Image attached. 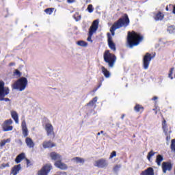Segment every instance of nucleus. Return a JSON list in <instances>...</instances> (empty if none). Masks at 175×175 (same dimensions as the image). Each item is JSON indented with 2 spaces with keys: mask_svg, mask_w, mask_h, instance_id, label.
<instances>
[{
  "mask_svg": "<svg viewBox=\"0 0 175 175\" xmlns=\"http://www.w3.org/2000/svg\"><path fill=\"white\" fill-rule=\"evenodd\" d=\"M143 40H144V36L142 33L135 31H128L127 44L130 49L139 46Z\"/></svg>",
  "mask_w": 175,
  "mask_h": 175,
  "instance_id": "f257e3e1",
  "label": "nucleus"
},
{
  "mask_svg": "<svg viewBox=\"0 0 175 175\" xmlns=\"http://www.w3.org/2000/svg\"><path fill=\"white\" fill-rule=\"evenodd\" d=\"M131 21H129V17L128 14H124V16L120 18L116 22H115L110 28V32L112 36L116 35V30L122 28V27H126L129 25Z\"/></svg>",
  "mask_w": 175,
  "mask_h": 175,
  "instance_id": "f03ea898",
  "label": "nucleus"
},
{
  "mask_svg": "<svg viewBox=\"0 0 175 175\" xmlns=\"http://www.w3.org/2000/svg\"><path fill=\"white\" fill-rule=\"evenodd\" d=\"M104 61L108 64L109 68H114L116 62H117V56L114 53H110L109 50H106L103 54Z\"/></svg>",
  "mask_w": 175,
  "mask_h": 175,
  "instance_id": "7ed1b4c3",
  "label": "nucleus"
},
{
  "mask_svg": "<svg viewBox=\"0 0 175 175\" xmlns=\"http://www.w3.org/2000/svg\"><path fill=\"white\" fill-rule=\"evenodd\" d=\"M28 85V79L27 78L23 77L18 80L16 81L12 85L14 90H19V91H24L25 88H27V85Z\"/></svg>",
  "mask_w": 175,
  "mask_h": 175,
  "instance_id": "20e7f679",
  "label": "nucleus"
},
{
  "mask_svg": "<svg viewBox=\"0 0 175 175\" xmlns=\"http://www.w3.org/2000/svg\"><path fill=\"white\" fill-rule=\"evenodd\" d=\"M99 27V21L95 20L92 23V25L90 26L89 29V34L88 37V42H92V35L98 31V28Z\"/></svg>",
  "mask_w": 175,
  "mask_h": 175,
  "instance_id": "39448f33",
  "label": "nucleus"
},
{
  "mask_svg": "<svg viewBox=\"0 0 175 175\" xmlns=\"http://www.w3.org/2000/svg\"><path fill=\"white\" fill-rule=\"evenodd\" d=\"M154 58V56L151 55L150 53H146L143 58V68L144 69H148L150 66V62H151V59Z\"/></svg>",
  "mask_w": 175,
  "mask_h": 175,
  "instance_id": "423d86ee",
  "label": "nucleus"
},
{
  "mask_svg": "<svg viewBox=\"0 0 175 175\" xmlns=\"http://www.w3.org/2000/svg\"><path fill=\"white\" fill-rule=\"evenodd\" d=\"M162 129L166 136L165 140L167 142L170 141V133H172V130H169L167 129V124L166 123V120H165V118L163 117V121H162Z\"/></svg>",
  "mask_w": 175,
  "mask_h": 175,
  "instance_id": "0eeeda50",
  "label": "nucleus"
},
{
  "mask_svg": "<svg viewBox=\"0 0 175 175\" xmlns=\"http://www.w3.org/2000/svg\"><path fill=\"white\" fill-rule=\"evenodd\" d=\"M10 92L9 88H5V83L0 82V100H3V98L8 95Z\"/></svg>",
  "mask_w": 175,
  "mask_h": 175,
  "instance_id": "6e6552de",
  "label": "nucleus"
},
{
  "mask_svg": "<svg viewBox=\"0 0 175 175\" xmlns=\"http://www.w3.org/2000/svg\"><path fill=\"white\" fill-rule=\"evenodd\" d=\"M53 170L51 163L45 164L40 171L38 172V175H49L50 171Z\"/></svg>",
  "mask_w": 175,
  "mask_h": 175,
  "instance_id": "1a4fd4ad",
  "label": "nucleus"
},
{
  "mask_svg": "<svg viewBox=\"0 0 175 175\" xmlns=\"http://www.w3.org/2000/svg\"><path fill=\"white\" fill-rule=\"evenodd\" d=\"M13 124V120L12 119H8L2 124V129L3 132H9L10 131H13V126H10Z\"/></svg>",
  "mask_w": 175,
  "mask_h": 175,
  "instance_id": "9d476101",
  "label": "nucleus"
},
{
  "mask_svg": "<svg viewBox=\"0 0 175 175\" xmlns=\"http://www.w3.org/2000/svg\"><path fill=\"white\" fill-rule=\"evenodd\" d=\"M161 169L164 174L166 173V172H172L173 163H172V161H164L162 163Z\"/></svg>",
  "mask_w": 175,
  "mask_h": 175,
  "instance_id": "9b49d317",
  "label": "nucleus"
},
{
  "mask_svg": "<svg viewBox=\"0 0 175 175\" xmlns=\"http://www.w3.org/2000/svg\"><path fill=\"white\" fill-rule=\"evenodd\" d=\"M94 165L96 167L103 169V167H107V166L109 165V163L106 159H100L96 161Z\"/></svg>",
  "mask_w": 175,
  "mask_h": 175,
  "instance_id": "f8f14e48",
  "label": "nucleus"
},
{
  "mask_svg": "<svg viewBox=\"0 0 175 175\" xmlns=\"http://www.w3.org/2000/svg\"><path fill=\"white\" fill-rule=\"evenodd\" d=\"M45 131L46 132L47 136H53L55 137V134L54 133V127L51 123H46L45 124Z\"/></svg>",
  "mask_w": 175,
  "mask_h": 175,
  "instance_id": "ddd939ff",
  "label": "nucleus"
},
{
  "mask_svg": "<svg viewBox=\"0 0 175 175\" xmlns=\"http://www.w3.org/2000/svg\"><path fill=\"white\" fill-rule=\"evenodd\" d=\"M107 42H108V46L112 51H116L117 50V48L116 47V44L114 42H113V37L111 36V34L110 33H107Z\"/></svg>",
  "mask_w": 175,
  "mask_h": 175,
  "instance_id": "4468645a",
  "label": "nucleus"
},
{
  "mask_svg": "<svg viewBox=\"0 0 175 175\" xmlns=\"http://www.w3.org/2000/svg\"><path fill=\"white\" fill-rule=\"evenodd\" d=\"M55 167H57V169H60V170H67L68 165L65 164V163L62 162V159L56 161L54 163Z\"/></svg>",
  "mask_w": 175,
  "mask_h": 175,
  "instance_id": "2eb2a0df",
  "label": "nucleus"
},
{
  "mask_svg": "<svg viewBox=\"0 0 175 175\" xmlns=\"http://www.w3.org/2000/svg\"><path fill=\"white\" fill-rule=\"evenodd\" d=\"M22 133L24 137H27L29 135L28 127H27V122L23 120L21 122Z\"/></svg>",
  "mask_w": 175,
  "mask_h": 175,
  "instance_id": "dca6fc26",
  "label": "nucleus"
},
{
  "mask_svg": "<svg viewBox=\"0 0 175 175\" xmlns=\"http://www.w3.org/2000/svg\"><path fill=\"white\" fill-rule=\"evenodd\" d=\"M49 157L52 161H61L62 159V156L55 152H51L49 154Z\"/></svg>",
  "mask_w": 175,
  "mask_h": 175,
  "instance_id": "f3484780",
  "label": "nucleus"
},
{
  "mask_svg": "<svg viewBox=\"0 0 175 175\" xmlns=\"http://www.w3.org/2000/svg\"><path fill=\"white\" fill-rule=\"evenodd\" d=\"M20 170H21V164L14 165L11 170L10 174L17 175L20 173Z\"/></svg>",
  "mask_w": 175,
  "mask_h": 175,
  "instance_id": "a211bd4d",
  "label": "nucleus"
},
{
  "mask_svg": "<svg viewBox=\"0 0 175 175\" xmlns=\"http://www.w3.org/2000/svg\"><path fill=\"white\" fill-rule=\"evenodd\" d=\"M55 144L53 143L51 141H44L42 143L43 148H53V147H55Z\"/></svg>",
  "mask_w": 175,
  "mask_h": 175,
  "instance_id": "6ab92c4d",
  "label": "nucleus"
},
{
  "mask_svg": "<svg viewBox=\"0 0 175 175\" xmlns=\"http://www.w3.org/2000/svg\"><path fill=\"white\" fill-rule=\"evenodd\" d=\"M165 18V14L162 13L161 12H158L157 13L154 14V19L155 21H162L163 18Z\"/></svg>",
  "mask_w": 175,
  "mask_h": 175,
  "instance_id": "aec40b11",
  "label": "nucleus"
},
{
  "mask_svg": "<svg viewBox=\"0 0 175 175\" xmlns=\"http://www.w3.org/2000/svg\"><path fill=\"white\" fill-rule=\"evenodd\" d=\"M25 143L29 148H33L35 147V142L32 140V138L27 137L25 139Z\"/></svg>",
  "mask_w": 175,
  "mask_h": 175,
  "instance_id": "412c9836",
  "label": "nucleus"
},
{
  "mask_svg": "<svg viewBox=\"0 0 175 175\" xmlns=\"http://www.w3.org/2000/svg\"><path fill=\"white\" fill-rule=\"evenodd\" d=\"M154 169L151 167H148L144 171H142L140 175H154Z\"/></svg>",
  "mask_w": 175,
  "mask_h": 175,
  "instance_id": "4be33fe9",
  "label": "nucleus"
},
{
  "mask_svg": "<svg viewBox=\"0 0 175 175\" xmlns=\"http://www.w3.org/2000/svg\"><path fill=\"white\" fill-rule=\"evenodd\" d=\"M134 110L136 113H143L144 111V107L140 104H136L134 107Z\"/></svg>",
  "mask_w": 175,
  "mask_h": 175,
  "instance_id": "5701e85b",
  "label": "nucleus"
},
{
  "mask_svg": "<svg viewBox=\"0 0 175 175\" xmlns=\"http://www.w3.org/2000/svg\"><path fill=\"white\" fill-rule=\"evenodd\" d=\"M25 153L22 152L19 154L15 159L16 163H20L23 159H25Z\"/></svg>",
  "mask_w": 175,
  "mask_h": 175,
  "instance_id": "b1692460",
  "label": "nucleus"
},
{
  "mask_svg": "<svg viewBox=\"0 0 175 175\" xmlns=\"http://www.w3.org/2000/svg\"><path fill=\"white\" fill-rule=\"evenodd\" d=\"M101 70H102V73L104 75V76H105V77H106V79H109V77H110V76H111L110 71L108 70L107 68H105V66H102Z\"/></svg>",
  "mask_w": 175,
  "mask_h": 175,
  "instance_id": "393cba45",
  "label": "nucleus"
},
{
  "mask_svg": "<svg viewBox=\"0 0 175 175\" xmlns=\"http://www.w3.org/2000/svg\"><path fill=\"white\" fill-rule=\"evenodd\" d=\"M12 118L15 121L16 124H18V113L16 111H12L11 112Z\"/></svg>",
  "mask_w": 175,
  "mask_h": 175,
  "instance_id": "a878e982",
  "label": "nucleus"
},
{
  "mask_svg": "<svg viewBox=\"0 0 175 175\" xmlns=\"http://www.w3.org/2000/svg\"><path fill=\"white\" fill-rule=\"evenodd\" d=\"M162 161H163V156L158 154L156 157V163L157 164L158 166H161Z\"/></svg>",
  "mask_w": 175,
  "mask_h": 175,
  "instance_id": "bb28decb",
  "label": "nucleus"
},
{
  "mask_svg": "<svg viewBox=\"0 0 175 175\" xmlns=\"http://www.w3.org/2000/svg\"><path fill=\"white\" fill-rule=\"evenodd\" d=\"M77 44L78 46H80L81 47H87L88 46V43H87L85 41L79 40L77 42Z\"/></svg>",
  "mask_w": 175,
  "mask_h": 175,
  "instance_id": "cd10ccee",
  "label": "nucleus"
},
{
  "mask_svg": "<svg viewBox=\"0 0 175 175\" xmlns=\"http://www.w3.org/2000/svg\"><path fill=\"white\" fill-rule=\"evenodd\" d=\"M96 102H98V97H94L86 105V106H94Z\"/></svg>",
  "mask_w": 175,
  "mask_h": 175,
  "instance_id": "c85d7f7f",
  "label": "nucleus"
},
{
  "mask_svg": "<svg viewBox=\"0 0 175 175\" xmlns=\"http://www.w3.org/2000/svg\"><path fill=\"white\" fill-rule=\"evenodd\" d=\"M11 140L12 139L10 138H8L7 139L1 140L0 142V147H3L4 146H5L6 143H10Z\"/></svg>",
  "mask_w": 175,
  "mask_h": 175,
  "instance_id": "c756f323",
  "label": "nucleus"
},
{
  "mask_svg": "<svg viewBox=\"0 0 175 175\" xmlns=\"http://www.w3.org/2000/svg\"><path fill=\"white\" fill-rule=\"evenodd\" d=\"M73 161H75L77 163H84L85 160L81 157H74Z\"/></svg>",
  "mask_w": 175,
  "mask_h": 175,
  "instance_id": "7c9ffc66",
  "label": "nucleus"
},
{
  "mask_svg": "<svg viewBox=\"0 0 175 175\" xmlns=\"http://www.w3.org/2000/svg\"><path fill=\"white\" fill-rule=\"evenodd\" d=\"M154 155H155V152L153 150L150 151L148 153L147 159L148 161H151V157H154Z\"/></svg>",
  "mask_w": 175,
  "mask_h": 175,
  "instance_id": "2f4dec72",
  "label": "nucleus"
},
{
  "mask_svg": "<svg viewBox=\"0 0 175 175\" xmlns=\"http://www.w3.org/2000/svg\"><path fill=\"white\" fill-rule=\"evenodd\" d=\"M171 151L175 152V139H172L170 145Z\"/></svg>",
  "mask_w": 175,
  "mask_h": 175,
  "instance_id": "473e14b6",
  "label": "nucleus"
},
{
  "mask_svg": "<svg viewBox=\"0 0 175 175\" xmlns=\"http://www.w3.org/2000/svg\"><path fill=\"white\" fill-rule=\"evenodd\" d=\"M74 18H75V20H76V21H80V20H81V16H80V14H79V12H76L74 14Z\"/></svg>",
  "mask_w": 175,
  "mask_h": 175,
  "instance_id": "72a5a7b5",
  "label": "nucleus"
},
{
  "mask_svg": "<svg viewBox=\"0 0 175 175\" xmlns=\"http://www.w3.org/2000/svg\"><path fill=\"white\" fill-rule=\"evenodd\" d=\"M174 70V68H171L170 70V72L168 74V77L171 79V80H173V72Z\"/></svg>",
  "mask_w": 175,
  "mask_h": 175,
  "instance_id": "f704fd0d",
  "label": "nucleus"
},
{
  "mask_svg": "<svg viewBox=\"0 0 175 175\" xmlns=\"http://www.w3.org/2000/svg\"><path fill=\"white\" fill-rule=\"evenodd\" d=\"M44 12L46 13V14H52L53 12H54V8H46L44 10Z\"/></svg>",
  "mask_w": 175,
  "mask_h": 175,
  "instance_id": "c9c22d12",
  "label": "nucleus"
},
{
  "mask_svg": "<svg viewBox=\"0 0 175 175\" xmlns=\"http://www.w3.org/2000/svg\"><path fill=\"white\" fill-rule=\"evenodd\" d=\"M167 31L170 32V33H173L174 31H175V26L171 25L167 27Z\"/></svg>",
  "mask_w": 175,
  "mask_h": 175,
  "instance_id": "e433bc0d",
  "label": "nucleus"
},
{
  "mask_svg": "<svg viewBox=\"0 0 175 175\" xmlns=\"http://www.w3.org/2000/svg\"><path fill=\"white\" fill-rule=\"evenodd\" d=\"M87 10H88L89 13H92V12H94V7L92 6V4H90L88 6Z\"/></svg>",
  "mask_w": 175,
  "mask_h": 175,
  "instance_id": "4c0bfd02",
  "label": "nucleus"
},
{
  "mask_svg": "<svg viewBox=\"0 0 175 175\" xmlns=\"http://www.w3.org/2000/svg\"><path fill=\"white\" fill-rule=\"evenodd\" d=\"M10 166V164L9 163H2L0 166V169H5V167H9Z\"/></svg>",
  "mask_w": 175,
  "mask_h": 175,
  "instance_id": "58836bf2",
  "label": "nucleus"
},
{
  "mask_svg": "<svg viewBox=\"0 0 175 175\" xmlns=\"http://www.w3.org/2000/svg\"><path fill=\"white\" fill-rule=\"evenodd\" d=\"M121 168V165H116L113 168V172H118V170H120V169Z\"/></svg>",
  "mask_w": 175,
  "mask_h": 175,
  "instance_id": "ea45409f",
  "label": "nucleus"
},
{
  "mask_svg": "<svg viewBox=\"0 0 175 175\" xmlns=\"http://www.w3.org/2000/svg\"><path fill=\"white\" fill-rule=\"evenodd\" d=\"M114 157H117V152L113 150L109 156V159H112V158H114Z\"/></svg>",
  "mask_w": 175,
  "mask_h": 175,
  "instance_id": "a19ab883",
  "label": "nucleus"
},
{
  "mask_svg": "<svg viewBox=\"0 0 175 175\" xmlns=\"http://www.w3.org/2000/svg\"><path fill=\"white\" fill-rule=\"evenodd\" d=\"M25 161H26V163H27V167H29V166H32V163H31V161L29 159L26 158Z\"/></svg>",
  "mask_w": 175,
  "mask_h": 175,
  "instance_id": "79ce46f5",
  "label": "nucleus"
},
{
  "mask_svg": "<svg viewBox=\"0 0 175 175\" xmlns=\"http://www.w3.org/2000/svg\"><path fill=\"white\" fill-rule=\"evenodd\" d=\"M169 7H170V9H172V8H173V10H172V13H173L174 14H175V5L170 4V5H169Z\"/></svg>",
  "mask_w": 175,
  "mask_h": 175,
  "instance_id": "37998d69",
  "label": "nucleus"
},
{
  "mask_svg": "<svg viewBox=\"0 0 175 175\" xmlns=\"http://www.w3.org/2000/svg\"><path fill=\"white\" fill-rule=\"evenodd\" d=\"M14 73L17 76H21V72L18 70H16Z\"/></svg>",
  "mask_w": 175,
  "mask_h": 175,
  "instance_id": "c03bdc74",
  "label": "nucleus"
},
{
  "mask_svg": "<svg viewBox=\"0 0 175 175\" xmlns=\"http://www.w3.org/2000/svg\"><path fill=\"white\" fill-rule=\"evenodd\" d=\"M18 144H20V146H23V141L21 139H18Z\"/></svg>",
  "mask_w": 175,
  "mask_h": 175,
  "instance_id": "a18cd8bd",
  "label": "nucleus"
},
{
  "mask_svg": "<svg viewBox=\"0 0 175 175\" xmlns=\"http://www.w3.org/2000/svg\"><path fill=\"white\" fill-rule=\"evenodd\" d=\"M169 8H170L169 5H167L165 8V10L166 12H169L170 10L169 9Z\"/></svg>",
  "mask_w": 175,
  "mask_h": 175,
  "instance_id": "49530a36",
  "label": "nucleus"
},
{
  "mask_svg": "<svg viewBox=\"0 0 175 175\" xmlns=\"http://www.w3.org/2000/svg\"><path fill=\"white\" fill-rule=\"evenodd\" d=\"M157 99H158V97H157V96H154V97L152 98V100H157Z\"/></svg>",
  "mask_w": 175,
  "mask_h": 175,
  "instance_id": "de8ad7c7",
  "label": "nucleus"
},
{
  "mask_svg": "<svg viewBox=\"0 0 175 175\" xmlns=\"http://www.w3.org/2000/svg\"><path fill=\"white\" fill-rule=\"evenodd\" d=\"M59 174L66 175V172H60Z\"/></svg>",
  "mask_w": 175,
  "mask_h": 175,
  "instance_id": "09e8293b",
  "label": "nucleus"
},
{
  "mask_svg": "<svg viewBox=\"0 0 175 175\" xmlns=\"http://www.w3.org/2000/svg\"><path fill=\"white\" fill-rule=\"evenodd\" d=\"M75 0H68V2H69V3H72V2H74Z\"/></svg>",
  "mask_w": 175,
  "mask_h": 175,
  "instance_id": "8fccbe9b",
  "label": "nucleus"
},
{
  "mask_svg": "<svg viewBox=\"0 0 175 175\" xmlns=\"http://www.w3.org/2000/svg\"><path fill=\"white\" fill-rule=\"evenodd\" d=\"M101 133H103V131H101L100 133H98L97 136H99Z\"/></svg>",
  "mask_w": 175,
  "mask_h": 175,
  "instance_id": "3c124183",
  "label": "nucleus"
},
{
  "mask_svg": "<svg viewBox=\"0 0 175 175\" xmlns=\"http://www.w3.org/2000/svg\"><path fill=\"white\" fill-rule=\"evenodd\" d=\"M91 2V0H86L85 3H90Z\"/></svg>",
  "mask_w": 175,
  "mask_h": 175,
  "instance_id": "603ef678",
  "label": "nucleus"
},
{
  "mask_svg": "<svg viewBox=\"0 0 175 175\" xmlns=\"http://www.w3.org/2000/svg\"><path fill=\"white\" fill-rule=\"evenodd\" d=\"M124 117H125V115L122 114L121 116L122 120H124Z\"/></svg>",
  "mask_w": 175,
  "mask_h": 175,
  "instance_id": "864d4df0",
  "label": "nucleus"
},
{
  "mask_svg": "<svg viewBox=\"0 0 175 175\" xmlns=\"http://www.w3.org/2000/svg\"><path fill=\"white\" fill-rule=\"evenodd\" d=\"M154 111H155V114H157L158 112L157 111V109H153Z\"/></svg>",
  "mask_w": 175,
  "mask_h": 175,
  "instance_id": "5fc2aeb1",
  "label": "nucleus"
},
{
  "mask_svg": "<svg viewBox=\"0 0 175 175\" xmlns=\"http://www.w3.org/2000/svg\"><path fill=\"white\" fill-rule=\"evenodd\" d=\"M5 100H9V98H5Z\"/></svg>",
  "mask_w": 175,
  "mask_h": 175,
  "instance_id": "6e6d98bb",
  "label": "nucleus"
},
{
  "mask_svg": "<svg viewBox=\"0 0 175 175\" xmlns=\"http://www.w3.org/2000/svg\"><path fill=\"white\" fill-rule=\"evenodd\" d=\"M136 137V136L134 135H133V137Z\"/></svg>",
  "mask_w": 175,
  "mask_h": 175,
  "instance_id": "4d7b16f0",
  "label": "nucleus"
}]
</instances>
